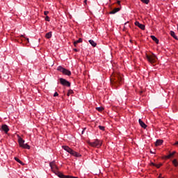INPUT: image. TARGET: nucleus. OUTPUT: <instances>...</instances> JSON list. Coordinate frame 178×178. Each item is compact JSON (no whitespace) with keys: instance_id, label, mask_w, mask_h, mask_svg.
<instances>
[{"instance_id":"obj_1","label":"nucleus","mask_w":178,"mask_h":178,"mask_svg":"<svg viewBox=\"0 0 178 178\" xmlns=\"http://www.w3.org/2000/svg\"><path fill=\"white\" fill-rule=\"evenodd\" d=\"M146 59L149 63H155V62H156V59H158V58L154 54H152L151 55L146 54Z\"/></svg>"},{"instance_id":"obj_2","label":"nucleus","mask_w":178,"mask_h":178,"mask_svg":"<svg viewBox=\"0 0 178 178\" xmlns=\"http://www.w3.org/2000/svg\"><path fill=\"white\" fill-rule=\"evenodd\" d=\"M57 70L58 72H60L61 73H63V74H65L66 76H71L72 75V72H70V70L63 68V67L62 66H58L57 67Z\"/></svg>"},{"instance_id":"obj_3","label":"nucleus","mask_w":178,"mask_h":178,"mask_svg":"<svg viewBox=\"0 0 178 178\" xmlns=\"http://www.w3.org/2000/svg\"><path fill=\"white\" fill-rule=\"evenodd\" d=\"M18 143L22 148H24L25 149H30V145H29L27 143L25 144L24 140H23V138H19L18 139Z\"/></svg>"},{"instance_id":"obj_4","label":"nucleus","mask_w":178,"mask_h":178,"mask_svg":"<svg viewBox=\"0 0 178 178\" xmlns=\"http://www.w3.org/2000/svg\"><path fill=\"white\" fill-rule=\"evenodd\" d=\"M89 144L91 145V147H96V148H99V147L102 145V141L96 139L94 142H90Z\"/></svg>"},{"instance_id":"obj_5","label":"nucleus","mask_w":178,"mask_h":178,"mask_svg":"<svg viewBox=\"0 0 178 178\" xmlns=\"http://www.w3.org/2000/svg\"><path fill=\"white\" fill-rule=\"evenodd\" d=\"M60 83L62 86H66L67 87H70V82L67 81L66 79L63 78L60 79Z\"/></svg>"},{"instance_id":"obj_6","label":"nucleus","mask_w":178,"mask_h":178,"mask_svg":"<svg viewBox=\"0 0 178 178\" xmlns=\"http://www.w3.org/2000/svg\"><path fill=\"white\" fill-rule=\"evenodd\" d=\"M70 154L71 155H72L73 156H76V158H80V156H81V154H80L79 153L75 152L73 149H71V151L70 152Z\"/></svg>"},{"instance_id":"obj_7","label":"nucleus","mask_w":178,"mask_h":178,"mask_svg":"<svg viewBox=\"0 0 178 178\" xmlns=\"http://www.w3.org/2000/svg\"><path fill=\"white\" fill-rule=\"evenodd\" d=\"M70 154L71 155H72L73 156H76V158H80V156H81V154H80L79 153L75 152L73 149H71V151L70 152Z\"/></svg>"},{"instance_id":"obj_8","label":"nucleus","mask_w":178,"mask_h":178,"mask_svg":"<svg viewBox=\"0 0 178 178\" xmlns=\"http://www.w3.org/2000/svg\"><path fill=\"white\" fill-rule=\"evenodd\" d=\"M135 26H137L141 30H145V25L140 24L138 21L135 22Z\"/></svg>"},{"instance_id":"obj_9","label":"nucleus","mask_w":178,"mask_h":178,"mask_svg":"<svg viewBox=\"0 0 178 178\" xmlns=\"http://www.w3.org/2000/svg\"><path fill=\"white\" fill-rule=\"evenodd\" d=\"M1 129L3 131L6 133V134H8V131H9V127H8L6 124H3L1 126Z\"/></svg>"},{"instance_id":"obj_10","label":"nucleus","mask_w":178,"mask_h":178,"mask_svg":"<svg viewBox=\"0 0 178 178\" xmlns=\"http://www.w3.org/2000/svg\"><path fill=\"white\" fill-rule=\"evenodd\" d=\"M62 148L69 154H70V152L72 151V148H70L69 146L63 145L62 146Z\"/></svg>"},{"instance_id":"obj_11","label":"nucleus","mask_w":178,"mask_h":178,"mask_svg":"<svg viewBox=\"0 0 178 178\" xmlns=\"http://www.w3.org/2000/svg\"><path fill=\"white\" fill-rule=\"evenodd\" d=\"M138 122H139L140 126H141V127H143V129H147V124H145V123L144 122H143V120H141V119H139Z\"/></svg>"},{"instance_id":"obj_12","label":"nucleus","mask_w":178,"mask_h":178,"mask_svg":"<svg viewBox=\"0 0 178 178\" xmlns=\"http://www.w3.org/2000/svg\"><path fill=\"white\" fill-rule=\"evenodd\" d=\"M49 165H50L51 168L52 169V170H54V169H58L56 164H55V161L51 162L49 163Z\"/></svg>"},{"instance_id":"obj_13","label":"nucleus","mask_w":178,"mask_h":178,"mask_svg":"<svg viewBox=\"0 0 178 178\" xmlns=\"http://www.w3.org/2000/svg\"><path fill=\"white\" fill-rule=\"evenodd\" d=\"M162 144H163V140L159 139L156 141L155 145L156 147H159V145H162Z\"/></svg>"},{"instance_id":"obj_14","label":"nucleus","mask_w":178,"mask_h":178,"mask_svg":"<svg viewBox=\"0 0 178 178\" xmlns=\"http://www.w3.org/2000/svg\"><path fill=\"white\" fill-rule=\"evenodd\" d=\"M170 34L171 37H172L173 38H175V40H178V38H177V36L176 35V33H175V31H170Z\"/></svg>"},{"instance_id":"obj_15","label":"nucleus","mask_w":178,"mask_h":178,"mask_svg":"<svg viewBox=\"0 0 178 178\" xmlns=\"http://www.w3.org/2000/svg\"><path fill=\"white\" fill-rule=\"evenodd\" d=\"M152 40H153V41H154L156 42V44H159V40H158V38H156V37H155V35H151L150 36Z\"/></svg>"},{"instance_id":"obj_16","label":"nucleus","mask_w":178,"mask_h":178,"mask_svg":"<svg viewBox=\"0 0 178 178\" xmlns=\"http://www.w3.org/2000/svg\"><path fill=\"white\" fill-rule=\"evenodd\" d=\"M120 10V7H118V8H114L112 10V15H115V13H118V12H119Z\"/></svg>"},{"instance_id":"obj_17","label":"nucleus","mask_w":178,"mask_h":178,"mask_svg":"<svg viewBox=\"0 0 178 178\" xmlns=\"http://www.w3.org/2000/svg\"><path fill=\"white\" fill-rule=\"evenodd\" d=\"M80 42H83V39L79 38L78 40L74 41V47H76L77 44H78L79 43H80Z\"/></svg>"},{"instance_id":"obj_18","label":"nucleus","mask_w":178,"mask_h":178,"mask_svg":"<svg viewBox=\"0 0 178 178\" xmlns=\"http://www.w3.org/2000/svg\"><path fill=\"white\" fill-rule=\"evenodd\" d=\"M46 38L49 39L52 37V32H48L45 35Z\"/></svg>"},{"instance_id":"obj_19","label":"nucleus","mask_w":178,"mask_h":178,"mask_svg":"<svg viewBox=\"0 0 178 178\" xmlns=\"http://www.w3.org/2000/svg\"><path fill=\"white\" fill-rule=\"evenodd\" d=\"M89 42L91 44L92 47H97V43L94 40H90Z\"/></svg>"},{"instance_id":"obj_20","label":"nucleus","mask_w":178,"mask_h":178,"mask_svg":"<svg viewBox=\"0 0 178 178\" xmlns=\"http://www.w3.org/2000/svg\"><path fill=\"white\" fill-rule=\"evenodd\" d=\"M14 159H15L17 162H18V163H20V165H24V163H23L22 161H20V159H19V158L15 157Z\"/></svg>"},{"instance_id":"obj_21","label":"nucleus","mask_w":178,"mask_h":178,"mask_svg":"<svg viewBox=\"0 0 178 178\" xmlns=\"http://www.w3.org/2000/svg\"><path fill=\"white\" fill-rule=\"evenodd\" d=\"M152 166H156V168H157L158 169H159V168H161L162 166V163L160 164H155L154 163H152Z\"/></svg>"},{"instance_id":"obj_22","label":"nucleus","mask_w":178,"mask_h":178,"mask_svg":"<svg viewBox=\"0 0 178 178\" xmlns=\"http://www.w3.org/2000/svg\"><path fill=\"white\" fill-rule=\"evenodd\" d=\"M176 154V152H173L172 153H170V154H168L166 158H168V159H169L170 158H172V156H173V155H175Z\"/></svg>"},{"instance_id":"obj_23","label":"nucleus","mask_w":178,"mask_h":178,"mask_svg":"<svg viewBox=\"0 0 178 178\" xmlns=\"http://www.w3.org/2000/svg\"><path fill=\"white\" fill-rule=\"evenodd\" d=\"M172 163L173 165L175 166V167H177L178 166V162H177V159H174L172 161Z\"/></svg>"},{"instance_id":"obj_24","label":"nucleus","mask_w":178,"mask_h":178,"mask_svg":"<svg viewBox=\"0 0 178 178\" xmlns=\"http://www.w3.org/2000/svg\"><path fill=\"white\" fill-rule=\"evenodd\" d=\"M96 109L99 112H102L104 111V108L103 107H97Z\"/></svg>"},{"instance_id":"obj_25","label":"nucleus","mask_w":178,"mask_h":178,"mask_svg":"<svg viewBox=\"0 0 178 178\" xmlns=\"http://www.w3.org/2000/svg\"><path fill=\"white\" fill-rule=\"evenodd\" d=\"M140 1L143 3H145L146 5H148V3H149V0H140Z\"/></svg>"},{"instance_id":"obj_26","label":"nucleus","mask_w":178,"mask_h":178,"mask_svg":"<svg viewBox=\"0 0 178 178\" xmlns=\"http://www.w3.org/2000/svg\"><path fill=\"white\" fill-rule=\"evenodd\" d=\"M21 37H22L23 38L22 39V41H27V42H29V38H24L23 35H21Z\"/></svg>"},{"instance_id":"obj_27","label":"nucleus","mask_w":178,"mask_h":178,"mask_svg":"<svg viewBox=\"0 0 178 178\" xmlns=\"http://www.w3.org/2000/svg\"><path fill=\"white\" fill-rule=\"evenodd\" d=\"M73 93V91L72 90H70L67 92V96L69 97L70 95Z\"/></svg>"},{"instance_id":"obj_28","label":"nucleus","mask_w":178,"mask_h":178,"mask_svg":"<svg viewBox=\"0 0 178 178\" xmlns=\"http://www.w3.org/2000/svg\"><path fill=\"white\" fill-rule=\"evenodd\" d=\"M99 129L100 130H102L104 131V130H105V127H103V126H99Z\"/></svg>"},{"instance_id":"obj_29","label":"nucleus","mask_w":178,"mask_h":178,"mask_svg":"<svg viewBox=\"0 0 178 178\" xmlns=\"http://www.w3.org/2000/svg\"><path fill=\"white\" fill-rule=\"evenodd\" d=\"M45 20H46V22H49V17L46 16Z\"/></svg>"},{"instance_id":"obj_30","label":"nucleus","mask_w":178,"mask_h":178,"mask_svg":"<svg viewBox=\"0 0 178 178\" xmlns=\"http://www.w3.org/2000/svg\"><path fill=\"white\" fill-rule=\"evenodd\" d=\"M58 95H59V94H58V92H56L54 94V97H58Z\"/></svg>"},{"instance_id":"obj_31","label":"nucleus","mask_w":178,"mask_h":178,"mask_svg":"<svg viewBox=\"0 0 178 178\" xmlns=\"http://www.w3.org/2000/svg\"><path fill=\"white\" fill-rule=\"evenodd\" d=\"M44 15H45V16H47V15H48V13H49V12H48V11H44Z\"/></svg>"},{"instance_id":"obj_32","label":"nucleus","mask_w":178,"mask_h":178,"mask_svg":"<svg viewBox=\"0 0 178 178\" xmlns=\"http://www.w3.org/2000/svg\"><path fill=\"white\" fill-rule=\"evenodd\" d=\"M112 76H113L112 80H113V83H115V81H113V77H115V74H113Z\"/></svg>"},{"instance_id":"obj_33","label":"nucleus","mask_w":178,"mask_h":178,"mask_svg":"<svg viewBox=\"0 0 178 178\" xmlns=\"http://www.w3.org/2000/svg\"><path fill=\"white\" fill-rule=\"evenodd\" d=\"M112 75H111V76H110V83L112 84Z\"/></svg>"},{"instance_id":"obj_34","label":"nucleus","mask_w":178,"mask_h":178,"mask_svg":"<svg viewBox=\"0 0 178 178\" xmlns=\"http://www.w3.org/2000/svg\"><path fill=\"white\" fill-rule=\"evenodd\" d=\"M117 3H118V5H120V1H118Z\"/></svg>"},{"instance_id":"obj_35","label":"nucleus","mask_w":178,"mask_h":178,"mask_svg":"<svg viewBox=\"0 0 178 178\" xmlns=\"http://www.w3.org/2000/svg\"><path fill=\"white\" fill-rule=\"evenodd\" d=\"M175 145H178V141L175 143Z\"/></svg>"},{"instance_id":"obj_36","label":"nucleus","mask_w":178,"mask_h":178,"mask_svg":"<svg viewBox=\"0 0 178 178\" xmlns=\"http://www.w3.org/2000/svg\"><path fill=\"white\" fill-rule=\"evenodd\" d=\"M74 51L75 52H77V51H79V50H77V49H74Z\"/></svg>"},{"instance_id":"obj_37","label":"nucleus","mask_w":178,"mask_h":178,"mask_svg":"<svg viewBox=\"0 0 178 178\" xmlns=\"http://www.w3.org/2000/svg\"><path fill=\"white\" fill-rule=\"evenodd\" d=\"M109 14H110V15H112V10H111V11L109 12Z\"/></svg>"},{"instance_id":"obj_38","label":"nucleus","mask_w":178,"mask_h":178,"mask_svg":"<svg viewBox=\"0 0 178 178\" xmlns=\"http://www.w3.org/2000/svg\"><path fill=\"white\" fill-rule=\"evenodd\" d=\"M151 154H154V152H153L152 151H150Z\"/></svg>"},{"instance_id":"obj_39","label":"nucleus","mask_w":178,"mask_h":178,"mask_svg":"<svg viewBox=\"0 0 178 178\" xmlns=\"http://www.w3.org/2000/svg\"><path fill=\"white\" fill-rule=\"evenodd\" d=\"M84 2H85V3H86L87 2V0H85Z\"/></svg>"},{"instance_id":"obj_40","label":"nucleus","mask_w":178,"mask_h":178,"mask_svg":"<svg viewBox=\"0 0 178 178\" xmlns=\"http://www.w3.org/2000/svg\"><path fill=\"white\" fill-rule=\"evenodd\" d=\"M125 25L127 24V22L124 24Z\"/></svg>"},{"instance_id":"obj_41","label":"nucleus","mask_w":178,"mask_h":178,"mask_svg":"<svg viewBox=\"0 0 178 178\" xmlns=\"http://www.w3.org/2000/svg\"><path fill=\"white\" fill-rule=\"evenodd\" d=\"M159 177H161V175H159Z\"/></svg>"}]
</instances>
